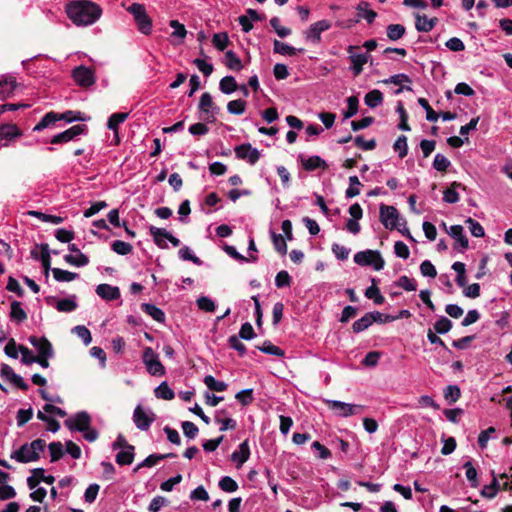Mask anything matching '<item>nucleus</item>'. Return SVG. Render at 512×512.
Returning a JSON list of instances; mask_svg holds the SVG:
<instances>
[{
  "label": "nucleus",
  "instance_id": "53",
  "mask_svg": "<svg viewBox=\"0 0 512 512\" xmlns=\"http://www.w3.org/2000/svg\"><path fill=\"white\" fill-rule=\"evenodd\" d=\"M229 42L228 34L225 32L216 33L213 35L212 43L219 51H224Z\"/></svg>",
  "mask_w": 512,
  "mask_h": 512
},
{
  "label": "nucleus",
  "instance_id": "63",
  "mask_svg": "<svg viewBox=\"0 0 512 512\" xmlns=\"http://www.w3.org/2000/svg\"><path fill=\"white\" fill-rule=\"evenodd\" d=\"M196 303L198 308L205 312H214L216 309L214 301L206 296L199 297Z\"/></svg>",
  "mask_w": 512,
  "mask_h": 512
},
{
  "label": "nucleus",
  "instance_id": "18",
  "mask_svg": "<svg viewBox=\"0 0 512 512\" xmlns=\"http://www.w3.org/2000/svg\"><path fill=\"white\" fill-rule=\"evenodd\" d=\"M299 160L306 171H314L319 168L326 169L328 167L325 160L317 155L311 156L307 159L301 155L299 156Z\"/></svg>",
  "mask_w": 512,
  "mask_h": 512
},
{
  "label": "nucleus",
  "instance_id": "35",
  "mask_svg": "<svg viewBox=\"0 0 512 512\" xmlns=\"http://www.w3.org/2000/svg\"><path fill=\"white\" fill-rule=\"evenodd\" d=\"M39 247L41 249L40 259H41L42 266L44 269V274L46 277H48L49 271L50 270L52 271V269H53V268H51V257H50L49 245L44 243V244H41Z\"/></svg>",
  "mask_w": 512,
  "mask_h": 512
},
{
  "label": "nucleus",
  "instance_id": "43",
  "mask_svg": "<svg viewBox=\"0 0 512 512\" xmlns=\"http://www.w3.org/2000/svg\"><path fill=\"white\" fill-rule=\"evenodd\" d=\"M461 397V390L457 385H449L444 390V398L449 405L457 402Z\"/></svg>",
  "mask_w": 512,
  "mask_h": 512
},
{
  "label": "nucleus",
  "instance_id": "14",
  "mask_svg": "<svg viewBox=\"0 0 512 512\" xmlns=\"http://www.w3.org/2000/svg\"><path fill=\"white\" fill-rule=\"evenodd\" d=\"M29 342L38 351L37 356H54V349L51 342L46 337L30 336Z\"/></svg>",
  "mask_w": 512,
  "mask_h": 512
},
{
  "label": "nucleus",
  "instance_id": "6",
  "mask_svg": "<svg viewBox=\"0 0 512 512\" xmlns=\"http://www.w3.org/2000/svg\"><path fill=\"white\" fill-rule=\"evenodd\" d=\"M143 362L147 371L153 376H163L165 374V367L160 362L158 355L151 347H146L142 355Z\"/></svg>",
  "mask_w": 512,
  "mask_h": 512
},
{
  "label": "nucleus",
  "instance_id": "50",
  "mask_svg": "<svg viewBox=\"0 0 512 512\" xmlns=\"http://www.w3.org/2000/svg\"><path fill=\"white\" fill-rule=\"evenodd\" d=\"M112 250L119 255H127L132 252L133 246L130 243L115 240L111 245Z\"/></svg>",
  "mask_w": 512,
  "mask_h": 512
},
{
  "label": "nucleus",
  "instance_id": "61",
  "mask_svg": "<svg viewBox=\"0 0 512 512\" xmlns=\"http://www.w3.org/2000/svg\"><path fill=\"white\" fill-rule=\"evenodd\" d=\"M235 398L243 405L248 406L254 401L253 389H244L235 395Z\"/></svg>",
  "mask_w": 512,
  "mask_h": 512
},
{
  "label": "nucleus",
  "instance_id": "60",
  "mask_svg": "<svg viewBox=\"0 0 512 512\" xmlns=\"http://www.w3.org/2000/svg\"><path fill=\"white\" fill-rule=\"evenodd\" d=\"M451 165L450 161L442 154L438 153L434 157L433 168L439 172H446Z\"/></svg>",
  "mask_w": 512,
  "mask_h": 512
},
{
  "label": "nucleus",
  "instance_id": "28",
  "mask_svg": "<svg viewBox=\"0 0 512 512\" xmlns=\"http://www.w3.org/2000/svg\"><path fill=\"white\" fill-rule=\"evenodd\" d=\"M375 318L372 316V313L368 312L360 319L355 321L352 325V330L354 333L362 332L368 329L373 323Z\"/></svg>",
  "mask_w": 512,
  "mask_h": 512
},
{
  "label": "nucleus",
  "instance_id": "29",
  "mask_svg": "<svg viewBox=\"0 0 512 512\" xmlns=\"http://www.w3.org/2000/svg\"><path fill=\"white\" fill-rule=\"evenodd\" d=\"M149 231H150V234L153 236V240H154L155 244L159 248H161V249L168 248V245L165 242V239H166V236H167V230L166 229H164V228H157V227L151 226Z\"/></svg>",
  "mask_w": 512,
  "mask_h": 512
},
{
  "label": "nucleus",
  "instance_id": "37",
  "mask_svg": "<svg viewBox=\"0 0 512 512\" xmlns=\"http://www.w3.org/2000/svg\"><path fill=\"white\" fill-rule=\"evenodd\" d=\"M22 133L19 128L14 124H3L0 125V137L11 140L15 137L20 136Z\"/></svg>",
  "mask_w": 512,
  "mask_h": 512
},
{
  "label": "nucleus",
  "instance_id": "49",
  "mask_svg": "<svg viewBox=\"0 0 512 512\" xmlns=\"http://www.w3.org/2000/svg\"><path fill=\"white\" fill-rule=\"evenodd\" d=\"M359 100L356 96H350L347 98V110L344 111L343 116L345 119H349L357 114Z\"/></svg>",
  "mask_w": 512,
  "mask_h": 512
},
{
  "label": "nucleus",
  "instance_id": "15",
  "mask_svg": "<svg viewBox=\"0 0 512 512\" xmlns=\"http://www.w3.org/2000/svg\"><path fill=\"white\" fill-rule=\"evenodd\" d=\"M17 87L16 78L10 75H4L0 79V100H5L14 94Z\"/></svg>",
  "mask_w": 512,
  "mask_h": 512
},
{
  "label": "nucleus",
  "instance_id": "36",
  "mask_svg": "<svg viewBox=\"0 0 512 512\" xmlns=\"http://www.w3.org/2000/svg\"><path fill=\"white\" fill-rule=\"evenodd\" d=\"M406 32L402 24H390L386 28V34L389 40L397 41L404 36Z\"/></svg>",
  "mask_w": 512,
  "mask_h": 512
},
{
  "label": "nucleus",
  "instance_id": "46",
  "mask_svg": "<svg viewBox=\"0 0 512 512\" xmlns=\"http://www.w3.org/2000/svg\"><path fill=\"white\" fill-rule=\"evenodd\" d=\"M246 101L242 99L232 100L227 104V110L230 114L241 115L245 112Z\"/></svg>",
  "mask_w": 512,
  "mask_h": 512
},
{
  "label": "nucleus",
  "instance_id": "41",
  "mask_svg": "<svg viewBox=\"0 0 512 512\" xmlns=\"http://www.w3.org/2000/svg\"><path fill=\"white\" fill-rule=\"evenodd\" d=\"M203 382L209 390L216 392H223L228 387L225 382L216 380L212 375H206Z\"/></svg>",
  "mask_w": 512,
  "mask_h": 512
},
{
  "label": "nucleus",
  "instance_id": "13",
  "mask_svg": "<svg viewBox=\"0 0 512 512\" xmlns=\"http://www.w3.org/2000/svg\"><path fill=\"white\" fill-rule=\"evenodd\" d=\"M235 154L239 159H247L251 165H254L260 159V152L249 143L235 147Z\"/></svg>",
  "mask_w": 512,
  "mask_h": 512
},
{
  "label": "nucleus",
  "instance_id": "19",
  "mask_svg": "<svg viewBox=\"0 0 512 512\" xmlns=\"http://www.w3.org/2000/svg\"><path fill=\"white\" fill-rule=\"evenodd\" d=\"M416 22L415 27L419 32H429L431 31L438 23V18H427L426 15L416 14L415 16Z\"/></svg>",
  "mask_w": 512,
  "mask_h": 512
},
{
  "label": "nucleus",
  "instance_id": "52",
  "mask_svg": "<svg viewBox=\"0 0 512 512\" xmlns=\"http://www.w3.org/2000/svg\"><path fill=\"white\" fill-rule=\"evenodd\" d=\"M463 467L466 470L467 480L470 482L471 487L476 488L478 486L477 470L473 466L471 461H467Z\"/></svg>",
  "mask_w": 512,
  "mask_h": 512
},
{
  "label": "nucleus",
  "instance_id": "22",
  "mask_svg": "<svg viewBox=\"0 0 512 512\" xmlns=\"http://www.w3.org/2000/svg\"><path fill=\"white\" fill-rule=\"evenodd\" d=\"M369 3L368 2H365V1H361L358 5H357V16L359 19H366V21L369 23V24H372L375 20V18L377 17V13L372 10V9H369Z\"/></svg>",
  "mask_w": 512,
  "mask_h": 512
},
{
  "label": "nucleus",
  "instance_id": "33",
  "mask_svg": "<svg viewBox=\"0 0 512 512\" xmlns=\"http://www.w3.org/2000/svg\"><path fill=\"white\" fill-rule=\"evenodd\" d=\"M219 89L224 94H231L238 90V84L233 76H225L219 82Z\"/></svg>",
  "mask_w": 512,
  "mask_h": 512
},
{
  "label": "nucleus",
  "instance_id": "8",
  "mask_svg": "<svg viewBox=\"0 0 512 512\" xmlns=\"http://www.w3.org/2000/svg\"><path fill=\"white\" fill-rule=\"evenodd\" d=\"M380 221L386 229H396L401 226L399 223V212L394 206L380 205Z\"/></svg>",
  "mask_w": 512,
  "mask_h": 512
},
{
  "label": "nucleus",
  "instance_id": "11",
  "mask_svg": "<svg viewBox=\"0 0 512 512\" xmlns=\"http://www.w3.org/2000/svg\"><path fill=\"white\" fill-rule=\"evenodd\" d=\"M331 28V23L328 20H320L310 25L304 32V37L307 41L313 43L321 42V33Z\"/></svg>",
  "mask_w": 512,
  "mask_h": 512
},
{
  "label": "nucleus",
  "instance_id": "62",
  "mask_svg": "<svg viewBox=\"0 0 512 512\" xmlns=\"http://www.w3.org/2000/svg\"><path fill=\"white\" fill-rule=\"evenodd\" d=\"M291 282L292 278L285 270L278 272L275 277V285L277 288L289 287Z\"/></svg>",
  "mask_w": 512,
  "mask_h": 512
},
{
  "label": "nucleus",
  "instance_id": "59",
  "mask_svg": "<svg viewBox=\"0 0 512 512\" xmlns=\"http://www.w3.org/2000/svg\"><path fill=\"white\" fill-rule=\"evenodd\" d=\"M272 241L277 252L281 255H285L287 253V244L285 238L281 234L272 232Z\"/></svg>",
  "mask_w": 512,
  "mask_h": 512
},
{
  "label": "nucleus",
  "instance_id": "64",
  "mask_svg": "<svg viewBox=\"0 0 512 512\" xmlns=\"http://www.w3.org/2000/svg\"><path fill=\"white\" fill-rule=\"evenodd\" d=\"M466 223L468 224V228L474 237L479 238V237H483L485 235L484 228L478 221L469 217L466 220Z\"/></svg>",
  "mask_w": 512,
  "mask_h": 512
},
{
  "label": "nucleus",
  "instance_id": "9",
  "mask_svg": "<svg viewBox=\"0 0 512 512\" xmlns=\"http://www.w3.org/2000/svg\"><path fill=\"white\" fill-rule=\"evenodd\" d=\"M155 420L156 414L152 411L146 412L141 405L134 409L133 421L138 429L147 431Z\"/></svg>",
  "mask_w": 512,
  "mask_h": 512
},
{
  "label": "nucleus",
  "instance_id": "44",
  "mask_svg": "<svg viewBox=\"0 0 512 512\" xmlns=\"http://www.w3.org/2000/svg\"><path fill=\"white\" fill-rule=\"evenodd\" d=\"M453 323L445 316H441L433 325L434 331L438 334H446L452 329Z\"/></svg>",
  "mask_w": 512,
  "mask_h": 512
},
{
  "label": "nucleus",
  "instance_id": "24",
  "mask_svg": "<svg viewBox=\"0 0 512 512\" xmlns=\"http://www.w3.org/2000/svg\"><path fill=\"white\" fill-rule=\"evenodd\" d=\"M9 317L11 321H15L17 323H22L27 319V313L22 308L21 302L17 300L11 302Z\"/></svg>",
  "mask_w": 512,
  "mask_h": 512
},
{
  "label": "nucleus",
  "instance_id": "48",
  "mask_svg": "<svg viewBox=\"0 0 512 512\" xmlns=\"http://www.w3.org/2000/svg\"><path fill=\"white\" fill-rule=\"evenodd\" d=\"M64 260L71 264V265H74V266H77V267H82V266H85L89 263V258L83 254V253H78L77 256H73L71 254H67L64 256Z\"/></svg>",
  "mask_w": 512,
  "mask_h": 512
},
{
  "label": "nucleus",
  "instance_id": "58",
  "mask_svg": "<svg viewBox=\"0 0 512 512\" xmlns=\"http://www.w3.org/2000/svg\"><path fill=\"white\" fill-rule=\"evenodd\" d=\"M393 148L395 151H398L401 159L404 158L408 153L407 137L400 135L395 141Z\"/></svg>",
  "mask_w": 512,
  "mask_h": 512
},
{
  "label": "nucleus",
  "instance_id": "47",
  "mask_svg": "<svg viewBox=\"0 0 512 512\" xmlns=\"http://www.w3.org/2000/svg\"><path fill=\"white\" fill-rule=\"evenodd\" d=\"M256 348L265 354L274 355V356H278V357H283L285 354L281 348L273 345L268 340L265 341L262 346H257Z\"/></svg>",
  "mask_w": 512,
  "mask_h": 512
},
{
  "label": "nucleus",
  "instance_id": "32",
  "mask_svg": "<svg viewBox=\"0 0 512 512\" xmlns=\"http://www.w3.org/2000/svg\"><path fill=\"white\" fill-rule=\"evenodd\" d=\"M364 102L368 107L375 108L382 104L383 94L378 89L371 90L365 95Z\"/></svg>",
  "mask_w": 512,
  "mask_h": 512
},
{
  "label": "nucleus",
  "instance_id": "45",
  "mask_svg": "<svg viewBox=\"0 0 512 512\" xmlns=\"http://www.w3.org/2000/svg\"><path fill=\"white\" fill-rule=\"evenodd\" d=\"M51 462H56L64 456L63 444L60 441L51 442L48 445Z\"/></svg>",
  "mask_w": 512,
  "mask_h": 512
},
{
  "label": "nucleus",
  "instance_id": "57",
  "mask_svg": "<svg viewBox=\"0 0 512 512\" xmlns=\"http://www.w3.org/2000/svg\"><path fill=\"white\" fill-rule=\"evenodd\" d=\"M418 104L425 109L426 119L431 122H435L439 118V114L433 110L429 102L425 98H418Z\"/></svg>",
  "mask_w": 512,
  "mask_h": 512
},
{
  "label": "nucleus",
  "instance_id": "10",
  "mask_svg": "<svg viewBox=\"0 0 512 512\" xmlns=\"http://www.w3.org/2000/svg\"><path fill=\"white\" fill-rule=\"evenodd\" d=\"M69 430L84 432L91 426V417L86 411L78 412L73 419H67L64 422Z\"/></svg>",
  "mask_w": 512,
  "mask_h": 512
},
{
  "label": "nucleus",
  "instance_id": "25",
  "mask_svg": "<svg viewBox=\"0 0 512 512\" xmlns=\"http://www.w3.org/2000/svg\"><path fill=\"white\" fill-rule=\"evenodd\" d=\"M141 309L143 312L151 316L155 321L159 323H163L165 321V313L154 304L143 303L141 304Z\"/></svg>",
  "mask_w": 512,
  "mask_h": 512
},
{
  "label": "nucleus",
  "instance_id": "5",
  "mask_svg": "<svg viewBox=\"0 0 512 512\" xmlns=\"http://www.w3.org/2000/svg\"><path fill=\"white\" fill-rule=\"evenodd\" d=\"M325 403L330 410L334 411L338 416L341 417H349L352 415L360 414L365 408L363 405L349 404L337 400H325Z\"/></svg>",
  "mask_w": 512,
  "mask_h": 512
},
{
  "label": "nucleus",
  "instance_id": "30",
  "mask_svg": "<svg viewBox=\"0 0 512 512\" xmlns=\"http://www.w3.org/2000/svg\"><path fill=\"white\" fill-rule=\"evenodd\" d=\"M135 447H128L127 449H123L122 451L118 452L116 455V462L117 464L124 466V465H130L134 461L135 457Z\"/></svg>",
  "mask_w": 512,
  "mask_h": 512
},
{
  "label": "nucleus",
  "instance_id": "7",
  "mask_svg": "<svg viewBox=\"0 0 512 512\" xmlns=\"http://www.w3.org/2000/svg\"><path fill=\"white\" fill-rule=\"evenodd\" d=\"M71 76L75 83L82 88H88L96 82L94 69L84 65L75 67L71 72Z\"/></svg>",
  "mask_w": 512,
  "mask_h": 512
},
{
  "label": "nucleus",
  "instance_id": "56",
  "mask_svg": "<svg viewBox=\"0 0 512 512\" xmlns=\"http://www.w3.org/2000/svg\"><path fill=\"white\" fill-rule=\"evenodd\" d=\"M163 459H165V456H160V454H151L134 468V472H137L139 469L144 467H153Z\"/></svg>",
  "mask_w": 512,
  "mask_h": 512
},
{
  "label": "nucleus",
  "instance_id": "21",
  "mask_svg": "<svg viewBox=\"0 0 512 512\" xmlns=\"http://www.w3.org/2000/svg\"><path fill=\"white\" fill-rule=\"evenodd\" d=\"M448 234L456 240L462 249H467L469 246L468 238L464 235V230L461 225H453L449 228Z\"/></svg>",
  "mask_w": 512,
  "mask_h": 512
},
{
  "label": "nucleus",
  "instance_id": "27",
  "mask_svg": "<svg viewBox=\"0 0 512 512\" xmlns=\"http://www.w3.org/2000/svg\"><path fill=\"white\" fill-rule=\"evenodd\" d=\"M60 119V114L54 111L48 112L44 115V117L36 124L33 128V131H41L50 125L56 123Z\"/></svg>",
  "mask_w": 512,
  "mask_h": 512
},
{
  "label": "nucleus",
  "instance_id": "51",
  "mask_svg": "<svg viewBox=\"0 0 512 512\" xmlns=\"http://www.w3.org/2000/svg\"><path fill=\"white\" fill-rule=\"evenodd\" d=\"M270 25L280 38L287 37L291 34V29L282 26L280 24V19L277 16H274L270 19Z\"/></svg>",
  "mask_w": 512,
  "mask_h": 512
},
{
  "label": "nucleus",
  "instance_id": "16",
  "mask_svg": "<svg viewBox=\"0 0 512 512\" xmlns=\"http://www.w3.org/2000/svg\"><path fill=\"white\" fill-rule=\"evenodd\" d=\"M198 107L202 112H204L206 114H210V116L206 118L207 122H212V123L215 122L216 119L214 117V111L211 109H218V107L213 102V99H212V96L210 93L205 92L202 94V96L200 97Z\"/></svg>",
  "mask_w": 512,
  "mask_h": 512
},
{
  "label": "nucleus",
  "instance_id": "31",
  "mask_svg": "<svg viewBox=\"0 0 512 512\" xmlns=\"http://www.w3.org/2000/svg\"><path fill=\"white\" fill-rule=\"evenodd\" d=\"M500 489V484L498 482L497 476L494 472H492V481L489 485H485L481 490V495L485 498L492 499L496 496L497 492Z\"/></svg>",
  "mask_w": 512,
  "mask_h": 512
},
{
  "label": "nucleus",
  "instance_id": "26",
  "mask_svg": "<svg viewBox=\"0 0 512 512\" xmlns=\"http://www.w3.org/2000/svg\"><path fill=\"white\" fill-rule=\"evenodd\" d=\"M371 282L372 285L365 290V296L368 299H372L375 304L381 305L384 303L385 298L380 293V290L377 286V280L375 278H372Z\"/></svg>",
  "mask_w": 512,
  "mask_h": 512
},
{
  "label": "nucleus",
  "instance_id": "1",
  "mask_svg": "<svg viewBox=\"0 0 512 512\" xmlns=\"http://www.w3.org/2000/svg\"><path fill=\"white\" fill-rule=\"evenodd\" d=\"M68 18L77 26L95 23L102 14L101 7L89 0L71 1L66 5Z\"/></svg>",
  "mask_w": 512,
  "mask_h": 512
},
{
  "label": "nucleus",
  "instance_id": "4",
  "mask_svg": "<svg viewBox=\"0 0 512 512\" xmlns=\"http://www.w3.org/2000/svg\"><path fill=\"white\" fill-rule=\"evenodd\" d=\"M354 262L360 266H373L376 271L384 268L385 261L377 250L367 249L354 255Z\"/></svg>",
  "mask_w": 512,
  "mask_h": 512
},
{
  "label": "nucleus",
  "instance_id": "39",
  "mask_svg": "<svg viewBox=\"0 0 512 512\" xmlns=\"http://www.w3.org/2000/svg\"><path fill=\"white\" fill-rule=\"evenodd\" d=\"M129 116V113L119 112L113 113L107 121V128L112 131H118V126L123 123Z\"/></svg>",
  "mask_w": 512,
  "mask_h": 512
},
{
  "label": "nucleus",
  "instance_id": "38",
  "mask_svg": "<svg viewBox=\"0 0 512 512\" xmlns=\"http://www.w3.org/2000/svg\"><path fill=\"white\" fill-rule=\"evenodd\" d=\"M74 298H75V296H72L71 298H65V299L58 300L56 302L55 308L59 312H65V313H69V312L76 310L78 305L75 302Z\"/></svg>",
  "mask_w": 512,
  "mask_h": 512
},
{
  "label": "nucleus",
  "instance_id": "3",
  "mask_svg": "<svg viewBox=\"0 0 512 512\" xmlns=\"http://www.w3.org/2000/svg\"><path fill=\"white\" fill-rule=\"evenodd\" d=\"M127 11L133 15L138 30L144 35H149L152 31V19L147 14L145 6L133 3L127 8Z\"/></svg>",
  "mask_w": 512,
  "mask_h": 512
},
{
  "label": "nucleus",
  "instance_id": "20",
  "mask_svg": "<svg viewBox=\"0 0 512 512\" xmlns=\"http://www.w3.org/2000/svg\"><path fill=\"white\" fill-rule=\"evenodd\" d=\"M250 457V448L248 441L245 440L239 445V450L234 451L231 454V459L237 462V467H241Z\"/></svg>",
  "mask_w": 512,
  "mask_h": 512
},
{
  "label": "nucleus",
  "instance_id": "12",
  "mask_svg": "<svg viewBox=\"0 0 512 512\" xmlns=\"http://www.w3.org/2000/svg\"><path fill=\"white\" fill-rule=\"evenodd\" d=\"M359 48L360 47L356 45H350L347 48L349 60L351 62L350 69L354 76H359L363 72V66L367 63V56L354 53V51Z\"/></svg>",
  "mask_w": 512,
  "mask_h": 512
},
{
  "label": "nucleus",
  "instance_id": "2",
  "mask_svg": "<svg viewBox=\"0 0 512 512\" xmlns=\"http://www.w3.org/2000/svg\"><path fill=\"white\" fill-rule=\"evenodd\" d=\"M45 448V440L38 438L31 443L23 444L18 450L12 452L10 457L20 463L34 462L40 459V452H43Z\"/></svg>",
  "mask_w": 512,
  "mask_h": 512
},
{
  "label": "nucleus",
  "instance_id": "42",
  "mask_svg": "<svg viewBox=\"0 0 512 512\" xmlns=\"http://www.w3.org/2000/svg\"><path fill=\"white\" fill-rule=\"evenodd\" d=\"M158 399L172 400L175 397L174 391L168 386L167 382H162L154 391Z\"/></svg>",
  "mask_w": 512,
  "mask_h": 512
},
{
  "label": "nucleus",
  "instance_id": "34",
  "mask_svg": "<svg viewBox=\"0 0 512 512\" xmlns=\"http://www.w3.org/2000/svg\"><path fill=\"white\" fill-rule=\"evenodd\" d=\"M225 65L233 71H240L243 68L241 59L232 50L225 53Z\"/></svg>",
  "mask_w": 512,
  "mask_h": 512
},
{
  "label": "nucleus",
  "instance_id": "54",
  "mask_svg": "<svg viewBox=\"0 0 512 512\" xmlns=\"http://www.w3.org/2000/svg\"><path fill=\"white\" fill-rule=\"evenodd\" d=\"M219 487L221 490L228 493H232L238 490L237 482L229 476H224L220 479Z\"/></svg>",
  "mask_w": 512,
  "mask_h": 512
},
{
  "label": "nucleus",
  "instance_id": "23",
  "mask_svg": "<svg viewBox=\"0 0 512 512\" xmlns=\"http://www.w3.org/2000/svg\"><path fill=\"white\" fill-rule=\"evenodd\" d=\"M273 51L274 53L282 54V55H288V56H295L297 52H304L303 48L296 49L284 42H281L279 40H274L273 42Z\"/></svg>",
  "mask_w": 512,
  "mask_h": 512
},
{
  "label": "nucleus",
  "instance_id": "40",
  "mask_svg": "<svg viewBox=\"0 0 512 512\" xmlns=\"http://www.w3.org/2000/svg\"><path fill=\"white\" fill-rule=\"evenodd\" d=\"M52 273H53L54 279L58 282H70V281L75 280L78 277L77 273L63 270L60 268H53Z\"/></svg>",
  "mask_w": 512,
  "mask_h": 512
},
{
  "label": "nucleus",
  "instance_id": "17",
  "mask_svg": "<svg viewBox=\"0 0 512 512\" xmlns=\"http://www.w3.org/2000/svg\"><path fill=\"white\" fill-rule=\"evenodd\" d=\"M96 293L102 299L107 301L117 300L120 297V290L116 286H111L109 284H99L96 287Z\"/></svg>",
  "mask_w": 512,
  "mask_h": 512
},
{
  "label": "nucleus",
  "instance_id": "55",
  "mask_svg": "<svg viewBox=\"0 0 512 512\" xmlns=\"http://www.w3.org/2000/svg\"><path fill=\"white\" fill-rule=\"evenodd\" d=\"M349 187L346 190V197L347 198H353L360 194L359 186H362L361 182L359 181L357 176H350L349 177Z\"/></svg>",
  "mask_w": 512,
  "mask_h": 512
}]
</instances>
